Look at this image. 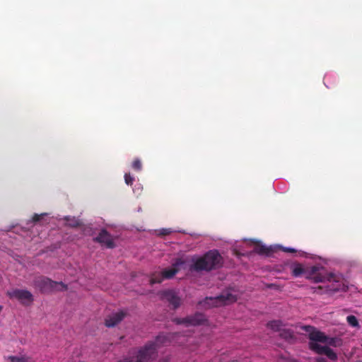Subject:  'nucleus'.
Masks as SVG:
<instances>
[{"instance_id": "1", "label": "nucleus", "mask_w": 362, "mask_h": 362, "mask_svg": "<svg viewBox=\"0 0 362 362\" xmlns=\"http://www.w3.org/2000/svg\"><path fill=\"white\" fill-rule=\"evenodd\" d=\"M165 343V337L158 336L155 342H149L136 352H134L117 362H150L155 356L157 346Z\"/></svg>"}, {"instance_id": "2", "label": "nucleus", "mask_w": 362, "mask_h": 362, "mask_svg": "<svg viewBox=\"0 0 362 362\" xmlns=\"http://www.w3.org/2000/svg\"><path fill=\"white\" fill-rule=\"evenodd\" d=\"M190 270L209 272L221 266L222 257L217 250H210L203 256L193 259Z\"/></svg>"}, {"instance_id": "3", "label": "nucleus", "mask_w": 362, "mask_h": 362, "mask_svg": "<svg viewBox=\"0 0 362 362\" xmlns=\"http://www.w3.org/2000/svg\"><path fill=\"white\" fill-rule=\"evenodd\" d=\"M306 279L312 281L314 283L328 281L339 284L342 279V277L339 274H336L332 272H327L324 267L313 266L308 270L306 274Z\"/></svg>"}, {"instance_id": "4", "label": "nucleus", "mask_w": 362, "mask_h": 362, "mask_svg": "<svg viewBox=\"0 0 362 362\" xmlns=\"http://www.w3.org/2000/svg\"><path fill=\"white\" fill-rule=\"evenodd\" d=\"M302 329L308 333V339L310 341L315 343H322L325 346H331L337 347L341 344V339L338 337H330L327 336L324 332L317 330L315 327L310 325H305L302 327Z\"/></svg>"}, {"instance_id": "5", "label": "nucleus", "mask_w": 362, "mask_h": 362, "mask_svg": "<svg viewBox=\"0 0 362 362\" xmlns=\"http://www.w3.org/2000/svg\"><path fill=\"white\" fill-rule=\"evenodd\" d=\"M185 263L184 260L180 258L176 259L175 262L173 264L172 268L165 269L161 272L153 273L150 278V284H160L163 279H170L173 278L179 271V267Z\"/></svg>"}, {"instance_id": "6", "label": "nucleus", "mask_w": 362, "mask_h": 362, "mask_svg": "<svg viewBox=\"0 0 362 362\" xmlns=\"http://www.w3.org/2000/svg\"><path fill=\"white\" fill-rule=\"evenodd\" d=\"M35 282L43 292L65 291L67 289V286L62 282L54 281L47 277H40Z\"/></svg>"}, {"instance_id": "7", "label": "nucleus", "mask_w": 362, "mask_h": 362, "mask_svg": "<svg viewBox=\"0 0 362 362\" xmlns=\"http://www.w3.org/2000/svg\"><path fill=\"white\" fill-rule=\"evenodd\" d=\"M10 298H16L23 305H28L33 301V294L27 290L13 289L7 292Z\"/></svg>"}, {"instance_id": "8", "label": "nucleus", "mask_w": 362, "mask_h": 362, "mask_svg": "<svg viewBox=\"0 0 362 362\" xmlns=\"http://www.w3.org/2000/svg\"><path fill=\"white\" fill-rule=\"evenodd\" d=\"M173 321L177 325H185L189 326H197L204 323L205 321L204 315L202 313H197L194 315L188 316L184 318H174Z\"/></svg>"}, {"instance_id": "9", "label": "nucleus", "mask_w": 362, "mask_h": 362, "mask_svg": "<svg viewBox=\"0 0 362 362\" xmlns=\"http://www.w3.org/2000/svg\"><path fill=\"white\" fill-rule=\"evenodd\" d=\"M309 348L318 354L327 356L331 360L335 361L337 358V354L327 346H322L314 341H309Z\"/></svg>"}, {"instance_id": "10", "label": "nucleus", "mask_w": 362, "mask_h": 362, "mask_svg": "<svg viewBox=\"0 0 362 362\" xmlns=\"http://www.w3.org/2000/svg\"><path fill=\"white\" fill-rule=\"evenodd\" d=\"M236 300L235 296L230 293L221 294L216 298H206L204 304L209 305L218 306L219 303L226 304L229 302H234Z\"/></svg>"}, {"instance_id": "11", "label": "nucleus", "mask_w": 362, "mask_h": 362, "mask_svg": "<svg viewBox=\"0 0 362 362\" xmlns=\"http://www.w3.org/2000/svg\"><path fill=\"white\" fill-rule=\"evenodd\" d=\"M93 241L105 245L107 248H114L115 244L112 235L105 230L103 229L98 235L93 238Z\"/></svg>"}, {"instance_id": "12", "label": "nucleus", "mask_w": 362, "mask_h": 362, "mask_svg": "<svg viewBox=\"0 0 362 362\" xmlns=\"http://www.w3.org/2000/svg\"><path fill=\"white\" fill-rule=\"evenodd\" d=\"M341 282L340 281L339 284H332V286H315L311 287L310 289L312 290V292L313 293L316 294H324V293H333L339 291L341 288Z\"/></svg>"}, {"instance_id": "13", "label": "nucleus", "mask_w": 362, "mask_h": 362, "mask_svg": "<svg viewBox=\"0 0 362 362\" xmlns=\"http://www.w3.org/2000/svg\"><path fill=\"white\" fill-rule=\"evenodd\" d=\"M127 313L122 310L112 313L107 316L105 320V325L107 327H113L119 324L126 316Z\"/></svg>"}, {"instance_id": "14", "label": "nucleus", "mask_w": 362, "mask_h": 362, "mask_svg": "<svg viewBox=\"0 0 362 362\" xmlns=\"http://www.w3.org/2000/svg\"><path fill=\"white\" fill-rule=\"evenodd\" d=\"M163 298L173 306V309H177L180 305V298L173 291H164L163 293Z\"/></svg>"}, {"instance_id": "15", "label": "nucleus", "mask_w": 362, "mask_h": 362, "mask_svg": "<svg viewBox=\"0 0 362 362\" xmlns=\"http://www.w3.org/2000/svg\"><path fill=\"white\" fill-rule=\"evenodd\" d=\"M306 271L300 264H295L291 266V274L295 277H298L302 274H307Z\"/></svg>"}, {"instance_id": "16", "label": "nucleus", "mask_w": 362, "mask_h": 362, "mask_svg": "<svg viewBox=\"0 0 362 362\" xmlns=\"http://www.w3.org/2000/svg\"><path fill=\"white\" fill-rule=\"evenodd\" d=\"M253 251H254V252L259 254V255H269L272 252V249L269 247H267L265 245L257 243L255 246Z\"/></svg>"}, {"instance_id": "17", "label": "nucleus", "mask_w": 362, "mask_h": 362, "mask_svg": "<svg viewBox=\"0 0 362 362\" xmlns=\"http://www.w3.org/2000/svg\"><path fill=\"white\" fill-rule=\"evenodd\" d=\"M283 325L281 320H272L267 323V327L274 332H280Z\"/></svg>"}, {"instance_id": "18", "label": "nucleus", "mask_w": 362, "mask_h": 362, "mask_svg": "<svg viewBox=\"0 0 362 362\" xmlns=\"http://www.w3.org/2000/svg\"><path fill=\"white\" fill-rule=\"evenodd\" d=\"M279 332L280 337L286 340H290L294 338V334L291 329L282 328Z\"/></svg>"}, {"instance_id": "19", "label": "nucleus", "mask_w": 362, "mask_h": 362, "mask_svg": "<svg viewBox=\"0 0 362 362\" xmlns=\"http://www.w3.org/2000/svg\"><path fill=\"white\" fill-rule=\"evenodd\" d=\"M9 359L11 362H33L31 358L26 356H13Z\"/></svg>"}, {"instance_id": "20", "label": "nucleus", "mask_w": 362, "mask_h": 362, "mask_svg": "<svg viewBox=\"0 0 362 362\" xmlns=\"http://www.w3.org/2000/svg\"><path fill=\"white\" fill-rule=\"evenodd\" d=\"M346 321L349 323V325L353 327H359L358 321L354 315L347 316Z\"/></svg>"}, {"instance_id": "21", "label": "nucleus", "mask_w": 362, "mask_h": 362, "mask_svg": "<svg viewBox=\"0 0 362 362\" xmlns=\"http://www.w3.org/2000/svg\"><path fill=\"white\" fill-rule=\"evenodd\" d=\"M132 167L134 170L136 171H140L142 169V163L140 159H134V161L132 162Z\"/></svg>"}, {"instance_id": "22", "label": "nucleus", "mask_w": 362, "mask_h": 362, "mask_svg": "<svg viewBox=\"0 0 362 362\" xmlns=\"http://www.w3.org/2000/svg\"><path fill=\"white\" fill-rule=\"evenodd\" d=\"M134 180V178L130 175V173L124 174V181L127 185H132L133 184Z\"/></svg>"}, {"instance_id": "23", "label": "nucleus", "mask_w": 362, "mask_h": 362, "mask_svg": "<svg viewBox=\"0 0 362 362\" xmlns=\"http://www.w3.org/2000/svg\"><path fill=\"white\" fill-rule=\"evenodd\" d=\"M45 215V214H35L32 218V221L33 223H37V222L40 221Z\"/></svg>"}, {"instance_id": "24", "label": "nucleus", "mask_w": 362, "mask_h": 362, "mask_svg": "<svg viewBox=\"0 0 362 362\" xmlns=\"http://www.w3.org/2000/svg\"><path fill=\"white\" fill-rule=\"evenodd\" d=\"M170 233H171L170 229H169V228H163L160 231V235H169Z\"/></svg>"}, {"instance_id": "25", "label": "nucleus", "mask_w": 362, "mask_h": 362, "mask_svg": "<svg viewBox=\"0 0 362 362\" xmlns=\"http://www.w3.org/2000/svg\"><path fill=\"white\" fill-rule=\"evenodd\" d=\"M283 250L285 252H291V253L296 252V250L293 248H291V247H285V248H284Z\"/></svg>"}, {"instance_id": "26", "label": "nucleus", "mask_w": 362, "mask_h": 362, "mask_svg": "<svg viewBox=\"0 0 362 362\" xmlns=\"http://www.w3.org/2000/svg\"><path fill=\"white\" fill-rule=\"evenodd\" d=\"M317 362H327L326 359L322 357H319L316 359Z\"/></svg>"}, {"instance_id": "27", "label": "nucleus", "mask_w": 362, "mask_h": 362, "mask_svg": "<svg viewBox=\"0 0 362 362\" xmlns=\"http://www.w3.org/2000/svg\"><path fill=\"white\" fill-rule=\"evenodd\" d=\"M71 226L73 227H77L79 226V223L78 221H75L74 223H71Z\"/></svg>"}, {"instance_id": "28", "label": "nucleus", "mask_w": 362, "mask_h": 362, "mask_svg": "<svg viewBox=\"0 0 362 362\" xmlns=\"http://www.w3.org/2000/svg\"><path fill=\"white\" fill-rule=\"evenodd\" d=\"M358 362H362V361H358Z\"/></svg>"}]
</instances>
